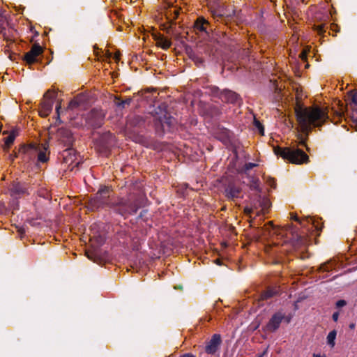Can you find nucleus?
<instances>
[{
    "mask_svg": "<svg viewBox=\"0 0 357 357\" xmlns=\"http://www.w3.org/2000/svg\"><path fill=\"white\" fill-rule=\"evenodd\" d=\"M155 40L157 45L163 50H167L172 45L171 40L161 34L155 36Z\"/></svg>",
    "mask_w": 357,
    "mask_h": 357,
    "instance_id": "nucleus-19",
    "label": "nucleus"
},
{
    "mask_svg": "<svg viewBox=\"0 0 357 357\" xmlns=\"http://www.w3.org/2000/svg\"><path fill=\"white\" fill-rule=\"evenodd\" d=\"M257 165L256 163H253V162H248V163H246L245 165V171H248V170H250L252 169V168H254L255 167H256Z\"/></svg>",
    "mask_w": 357,
    "mask_h": 357,
    "instance_id": "nucleus-32",
    "label": "nucleus"
},
{
    "mask_svg": "<svg viewBox=\"0 0 357 357\" xmlns=\"http://www.w3.org/2000/svg\"><path fill=\"white\" fill-rule=\"evenodd\" d=\"M273 151L276 155L280 156L291 163L301 165L308 162V155L303 151L296 147L275 146Z\"/></svg>",
    "mask_w": 357,
    "mask_h": 357,
    "instance_id": "nucleus-3",
    "label": "nucleus"
},
{
    "mask_svg": "<svg viewBox=\"0 0 357 357\" xmlns=\"http://www.w3.org/2000/svg\"><path fill=\"white\" fill-rule=\"evenodd\" d=\"M355 326H356V325H355V324H354V323H351V324H349V328H350L351 329H354V328H355Z\"/></svg>",
    "mask_w": 357,
    "mask_h": 357,
    "instance_id": "nucleus-42",
    "label": "nucleus"
},
{
    "mask_svg": "<svg viewBox=\"0 0 357 357\" xmlns=\"http://www.w3.org/2000/svg\"><path fill=\"white\" fill-rule=\"evenodd\" d=\"M43 52V48L39 44H34L31 50L24 56V61L29 64H33L38 61V57Z\"/></svg>",
    "mask_w": 357,
    "mask_h": 357,
    "instance_id": "nucleus-10",
    "label": "nucleus"
},
{
    "mask_svg": "<svg viewBox=\"0 0 357 357\" xmlns=\"http://www.w3.org/2000/svg\"><path fill=\"white\" fill-rule=\"evenodd\" d=\"M326 29H328V27L326 28L325 24H317V25L314 26V29L319 35H323L326 32Z\"/></svg>",
    "mask_w": 357,
    "mask_h": 357,
    "instance_id": "nucleus-26",
    "label": "nucleus"
},
{
    "mask_svg": "<svg viewBox=\"0 0 357 357\" xmlns=\"http://www.w3.org/2000/svg\"><path fill=\"white\" fill-rule=\"evenodd\" d=\"M56 98V93L54 91L48 90L43 96V99L40 103L39 114L42 117H47L52 111L54 101Z\"/></svg>",
    "mask_w": 357,
    "mask_h": 357,
    "instance_id": "nucleus-6",
    "label": "nucleus"
},
{
    "mask_svg": "<svg viewBox=\"0 0 357 357\" xmlns=\"http://www.w3.org/2000/svg\"><path fill=\"white\" fill-rule=\"evenodd\" d=\"M175 119L170 115V114L163 110L161 114L155 117V129L158 133H163L165 130L170 129L174 125Z\"/></svg>",
    "mask_w": 357,
    "mask_h": 357,
    "instance_id": "nucleus-5",
    "label": "nucleus"
},
{
    "mask_svg": "<svg viewBox=\"0 0 357 357\" xmlns=\"http://www.w3.org/2000/svg\"><path fill=\"white\" fill-rule=\"evenodd\" d=\"M284 318L285 314L282 312L274 313L266 325V330L269 332H275L279 328L280 324Z\"/></svg>",
    "mask_w": 357,
    "mask_h": 357,
    "instance_id": "nucleus-11",
    "label": "nucleus"
},
{
    "mask_svg": "<svg viewBox=\"0 0 357 357\" xmlns=\"http://www.w3.org/2000/svg\"><path fill=\"white\" fill-rule=\"evenodd\" d=\"M290 321V319H287V322L289 323Z\"/></svg>",
    "mask_w": 357,
    "mask_h": 357,
    "instance_id": "nucleus-48",
    "label": "nucleus"
},
{
    "mask_svg": "<svg viewBox=\"0 0 357 357\" xmlns=\"http://www.w3.org/2000/svg\"><path fill=\"white\" fill-rule=\"evenodd\" d=\"M208 26L209 23L203 17H199L197 19L195 22L194 28L195 31L201 33H204L206 35H208Z\"/></svg>",
    "mask_w": 357,
    "mask_h": 357,
    "instance_id": "nucleus-15",
    "label": "nucleus"
},
{
    "mask_svg": "<svg viewBox=\"0 0 357 357\" xmlns=\"http://www.w3.org/2000/svg\"><path fill=\"white\" fill-rule=\"evenodd\" d=\"M301 144L305 146V141L302 139Z\"/></svg>",
    "mask_w": 357,
    "mask_h": 357,
    "instance_id": "nucleus-46",
    "label": "nucleus"
},
{
    "mask_svg": "<svg viewBox=\"0 0 357 357\" xmlns=\"http://www.w3.org/2000/svg\"><path fill=\"white\" fill-rule=\"evenodd\" d=\"M225 195L229 199L234 200L236 198L240 197L241 188L234 183H229L226 186Z\"/></svg>",
    "mask_w": 357,
    "mask_h": 357,
    "instance_id": "nucleus-13",
    "label": "nucleus"
},
{
    "mask_svg": "<svg viewBox=\"0 0 357 357\" xmlns=\"http://www.w3.org/2000/svg\"><path fill=\"white\" fill-rule=\"evenodd\" d=\"M250 189L255 190L259 192H261L259 179H254V178L252 179V183L250 184Z\"/></svg>",
    "mask_w": 357,
    "mask_h": 357,
    "instance_id": "nucleus-28",
    "label": "nucleus"
},
{
    "mask_svg": "<svg viewBox=\"0 0 357 357\" xmlns=\"http://www.w3.org/2000/svg\"><path fill=\"white\" fill-rule=\"evenodd\" d=\"M86 101V98L82 94H79L72 100L68 106V109L73 110L78 107H82L84 103Z\"/></svg>",
    "mask_w": 357,
    "mask_h": 357,
    "instance_id": "nucleus-17",
    "label": "nucleus"
},
{
    "mask_svg": "<svg viewBox=\"0 0 357 357\" xmlns=\"http://www.w3.org/2000/svg\"><path fill=\"white\" fill-rule=\"evenodd\" d=\"M321 268L324 271H330V268L328 267V266L327 264H323L321 267Z\"/></svg>",
    "mask_w": 357,
    "mask_h": 357,
    "instance_id": "nucleus-36",
    "label": "nucleus"
},
{
    "mask_svg": "<svg viewBox=\"0 0 357 357\" xmlns=\"http://www.w3.org/2000/svg\"><path fill=\"white\" fill-rule=\"evenodd\" d=\"M188 54L189 58L195 63V65L198 67L203 66L204 59L202 57L199 56L192 50L188 51Z\"/></svg>",
    "mask_w": 357,
    "mask_h": 357,
    "instance_id": "nucleus-21",
    "label": "nucleus"
},
{
    "mask_svg": "<svg viewBox=\"0 0 357 357\" xmlns=\"http://www.w3.org/2000/svg\"><path fill=\"white\" fill-rule=\"evenodd\" d=\"M47 148L46 146L43 147V151H40L38 154V161L40 162H46L49 160V157L46 153Z\"/></svg>",
    "mask_w": 357,
    "mask_h": 357,
    "instance_id": "nucleus-25",
    "label": "nucleus"
},
{
    "mask_svg": "<svg viewBox=\"0 0 357 357\" xmlns=\"http://www.w3.org/2000/svg\"><path fill=\"white\" fill-rule=\"evenodd\" d=\"M269 183V185L273 187V188H275V182L274 181L273 178H271L270 181H268Z\"/></svg>",
    "mask_w": 357,
    "mask_h": 357,
    "instance_id": "nucleus-37",
    "label": "nucleus"
},
{
    "mask_svg": "<svg viewBox=\"0 0 357 357\" xmlns=\"http://www.w3.org/2000/svg\"><path fill=\"white\" fill-rule=\"evenodd\" d=\"M10 159H11L12 160H14L13 156H12L11 155H10Z\"/></svg>",
    "mask_w": 357,
    "mask_h": 357,
    "instance_id": "nucleus-47",
    "label": "nucleus"
},
{
    "mask_svg": "<svg viewBox=\"0 0 357 357\" xmlns=\"http://www.w3.org/2000/svg\"><path fill=\"white\" fill-rule=\"evenodd\" d=\"M13 210L18 208V203L17 201H13Z\"/></svg>",
    "mask_w": 357,
    "mask_h": 357,
    "instance_id": "nucleus-38",
    "label": "nucleus"
},
{
    "mask_svg": "<svg viewBox=\"0 0 357 357\" xmlns=\"http://www.w3.org/2000/svg\"><path fill=\"white\" fill-rule=\"evenodd\" d=\"M10 195L14 199L21 198L25 195H29V186L24 183L14 181L9 188Z\"/></svg>",
    "mask_w": 357,
    "mask_h": 357,
    "instance_id": "nucleus-8",
    "label": "nucleus"
},
{
    "mask_svg": "<svg viewBox=\"0 0 357 357\" xmlns=\"http://www.w3.org/2000/svg\"><path fill=\"white\" fill-rule=\"evenodd\" d=\"M267 350H265L262 354L259 355L258 357H264V356L266 354Z\"/></svg>",
    "mask_w": 357,
    "mask_h": 357,
    "instance_id": "nucleus-44",
    "label": "nucleus"
},
{
    "mask_svg": "<svg viewBox=\"0 0 357 357\" xmlns=\"http://www.w3.org/2000/svg\"><path fill=\"white\" fill-rule=\"evenodd\" d=\"M278 291L276 288H268L261 295L262 300H266L277 295Z\"/></svg>",
    "mask_w": 357,
    "mask_h": 357,
    "instance_id": "nucleus-22",
    "label": "nucleus"
},
{
    "mask_svg": "<svg viewBox=\"0 0 357 357\" xmlns=\"http://www.w3.org/2000/svg\"><path fill=\"white\" fill-rule=\"evenodd\" d=\"M105 113L101 109L93 108L84 116L86 126L96 129L101 127L104 123Z\"/></svg>",
    "mask_w": 357,
    "mask_h": 357,
    "instance_id": "nucleus-4",
    "label": "nucleus"
},
{
    "mask_svg": "<svg viewBox=\"0 0 357 357\" xmlns=\"http://www.w3.org/2000/svg\"><path fill=\"white\" fill-rule=\"evenodd\" d=\"M254 125L255 126V128L258 130V131L259 132V133L261 135H264V126L263 125L260 123L259 121H258L257 119H254Z\"/></svg>",
    "mask_w": 357,
    "mask_h": 357,
    "instance_id": "nucleus-27",
    "label": "nucleus"
},
{
    "mask_svg": "<svg viewBox=\"0 0 357 357\" xmlns=\"http://www.w3.org/2000/svg\"><path fill=\"white\" fill-rule=\"evenodd\" d=\"M255 210L257 209L254 207L253 203L251 207L246 206L244 208V213L248 215H251V214L254 212Z\"/></svg>",
    "mask_w": 357,
    "mask_h": 357,
    "instance_id": "nucleus-30",
    "label": "nucleus"
},
{
    "mask_svg": "<svg viewBox=\"0 0 357 357\" xmlns=\"http://www.w3.org/2000/svg\"><path fill=\"white\" fill-rule=\"evenodd\" d=\"M313 357H326V356H321L320 354H314Z\"/></svg>",
    "mask_w": 357,
    "mask_h": 357,
    "instance_id": "nucleus-43",
    "label": "nucleus"
},
{
    "mask_svg": "<svg viewBox=\"0 0 357 357\" xmlns=\"http://www.w3.org/2000/svg\"><path fill=\"white\" fill-rule=\"evenodd\" d=\"M222 343V339L220 334H213L211 338L206 342L205 351L208 354L213 355L219 349Z\"/></svg>",
    "mask_w": 357,
    "mask_h": 357,
    "instance_id": "nucleus-9",
    "label": "nucleus"
},
{
    "mask_svg": "<svg viewBox=\"0 0 357 357\" xmlns=\"http://www.w3.org/2000/svg\"><path fill=\"white\" fill-rule=\"evenodd\" d=\"M302 1H304V0H302Z\"/></svg>",
    "mask_w": 357,
    "mask_h": 357,
    "instance_id": "nucleus-51",
    "label": "nucleus"
},
{
    "mask_svg": "<svg viewBox=\"0 0 357 357\" xmlns=\"http://www.w3.org/2000/svg\"><path fill=\"white\" fill-rule=\"evenodd\" d=\"M86 255L89 259H92V257L88 252L86 253Z\"/></svg>",
    "mask_w": 357,
    "mask_h": 357,
    "instance_id": "nucleus-45",
    "label": "nucleus"
},
{
    "mask_svg": "<svg viewBox=\"0 0 357 357\" xmlns=\"http://www.w3.org/2000/svg\"><path fill=\"white\" fill-rule=\"evenodd\" d=\"M337 335V332L335 330L331 331L327 335V343L331 347H334L335 342V338Z\"/></svg>",
    "mask_w": 357,
    "mask_h": 357,
    "instance_id": "nucleus-24",
    "label": "nucleus"
},
{
    "mask_svg": "<svg viewBox=\"0 0 357 357\" xmlns=\"http://www.w3.org/2000/svg\"><path fill=\"white\" fill-rule=\"evenodd\" d=\"M61 109V102H59L56 106V121H60V109Z\"/></svg>",
    "mask_w": 357,
    "mask_h": 357,
    "instance_id": "nucleus-31",
    "label": "nucleus"
},
{
    "mask_svg": "<svg viewBox=\"0 0 357 357\" xmlns=\"http://www.w3.org/2000/svg\"><path fill=\"white\" fill-rule=\"evenodd\" d=\"M291 218L297 221L303 227H306L307 230L312 229L314 227L317 230H319L318 225H316L315 221L310 217H306L301 220L296 215H292Z\"/></svg>",
    "mask_w": 357,
    "mask_h": 357,
    "instance_id": "nucleus-14",
    "label": "nucleus"
},
{
    "mask_svg": "<svg viewBox=\"0 0 357 357\" xmlns=\"http://www.w3.org/2000/svg\"><path fill=\"white\" fill-rule=\"evenodd\" d=\"M182 357H195V356L191 354H185Z\"/></svg>",
    "mask_w": 357,
    "mask_h": 357,
    "instance_id": "nucleus-40",
    "label": "nucleus"
},
{
    "mask_svg": "<svg viewBox=\"0 0 357 357\" xmlns=\"http://www.w3.org/2000/svg\"><path fill=\"white\" fill-rule=\"evenodd\" d=\"M297 121L301 130L306 135L314 128L322 126L329 119L327 109L319 106L302 107L295 108Z\"/></svg>",
    "mask_w": 357,
    "mask_h": 357,
    "instance_id": "nucleus-2",
    "label": "nucleus"
},
{
    "mask_svg": "<svg viewBox=\"0 0 357 357\" xmlns=\"http://www.w3.org/2000/svg\"><path fill=\"white\" fill-rule=\"evenodd\" d=\"M16 137V134L14 131L11 132L8 137H6L4 139V145L3 146V149L4 151L8 152L10 146L14 142V140Z\"/></svg>",
    "mask_w": 357,
    "mask_h": 357,
    "instance_id": "nucleus-20",
    "label": "nucleus"
},
{
    "mask_svg": "<svg viewBox=\"0 0 357 357\" xmlns=\"http://www.w3.org/2000/svg\"><path fill=\"white\" fill-rule=\"evenodd\" d=\"M292 245L296 248H301L305 247L307 244V238L302 235L296 234L292 238Z\"/></svg>",
    "mask_w": 357,
    "mask_h": 357,
    "instance_id": "nucleus-18",
    "label": "nucleus"
},
{
    "mask_svg": "<svg viewBox=\"0 0 357 357\" xmlns=\"http://www.w3.org/2000/svg\"><path fill=\"white\" fill-rule=\"evenodd\" d=\"M144 195L141 188L134 186L130 189L126 198H118L114 199L111 197V190L105 187L100 189L93 197L88 202V208L91 211H96L104 207H109L116 213L124 218L134 215L141 206V202Z\"/></svg>",
    "mask_w": 357,
    "mask_h": 357,
    "instance_id": "nucleus-1",
    "label": "nucleus"
},
{
    "mask_svg": "<svg viewBox=\"0 0 357 357\" xmlns=\"http://www.w3.org/2000/svg\"><path fill=\"white\" fill-rule=\"evenodd\" d=\"M349 96L351 97L349 105L354 112H357V92L350 91Z\"/></svg>",
    "mask_w": 357,
    "mask_h": 357,
    "instance_id": "nucleus-23",
    "label": "nucleus"
},
{
    "mask_svg": "<svg viewBox=\"0 0 357 357\" xmlns=\"http://www.w3.org/2000/svg\"><path fill=\"white\" fill-rule=\"evenodd\" d=\"M347 303L344 300H339L336 302V307L340 308L346 305Z\"/></svg>",
    "mask_w": 357,
    "mask_h": 357,
    "instance_id": "nucleus-33",
    "label": "nucleus"
},
{
    "mask_svg": "<svg viewBox=\"0 0 357 357\" xmlns=\"http://www.w3.org/2000/svg\"><path fill=\"white\" fill-rule=\"evenodd\" d=\"M339 317V312H335L333 314L332 318L334 321H337Z\"/></svg>",
    "mask_w": 357,
    "mask_h": 357,
    "instance_id": "nucleus-34",
    "label": "nucleus"
},
{
    "mask_svg": "<svg viewBox=\"0 0 357 357\" xmlns=\"http://www.w3.org/2000/svg\"><path fill=\"white\" fill-rule=\"evenodd\" d=\"M301 56L302 59H306V54L304 52H303L301 54Z\"/></svg>",
    "mask_w": 357,
    "mask_h": 357,
    "instance_id": "nucleus-41",
    "label": "nucleus"
},
{
    "mask_svg": "<svg viewBox=\"0 0 357 357\" xmlns=\"http://www.w3.org/2000/svg\"><path fill=\"white\" fill-rule=\"evenodd\" d=\"M211 93L213 96L218 97L222 102L236 103L239 100L238 95L230 90L225 89L221 91L217 86H211Z\"/></svg>",
    "mask_w": 357,
    "mask_h": 357,
    "instance_id": "nucleus-7",
    "label": "nucleus"
},
{
    "mask_svg": "<svg viewBox=\"0 0 357 357\" xmlns=\"http://www.w3.org/2000/svg\"><path fill=\"white\" fill-rule=\"evenodd\" d=\"M173 13L175 15V17H177L178 15H179V11L177 9H174Z\"/></svg>",
    "mask_w": 357,
    "mask_h": 357,
    "instance_id": "nucleus-39",
    "label": "nucleus"
},
{
    "mask_svg": "<svg viewBox=\"0 0 357 357\" xmlns=\"http://www.w3.org/2000/svg\"><path fill=\"white\" fill-rule=\"evenodd\" d=\"M132 101L131 98H127L117 103V106L124 108L126 105H129Z\"/></svg>",
    "mask_w": 357,
    "mask_h": 357,
    "instance_id": "nucleus-29",
    "label": "nucleus"
},
{
    "mask_svg": "<svg viewBox=\"0 0 357 357\" xmlns=\"http://www.w3.org/2000/svg\"><path fill=\"white\" fill-rule=\"evenodd\" d=\"M76 151L73 149H66L63 151V156L65 162L66 163H70V165H73V168L74 167H77L79 164V162H76L77 160L75 155Z\"/></svg>",
    "mask_w": 357,
    "mask_h": 357,
    "instance_id": "nucleus-16",
    "label": "nucleus"
},
{
    "mask_svg": "<svg viewBox=\"0 0 357 357\" xmlns=\"http://www.w3.org/2000/svg\"><path fill=\"white\" fill-rule=\"evenodd\" d=\"M271 2L274 1V0H270Z\"/></svg>",
    "mask_w": 357,
    "mask_h": 357,
    "instance_id": "nucleus-50",
    "label": "nucleus"
},
{
    "mask_svg": "<svg viewBox=\"0 0 357 357\" xmlns=\"http://www.w3.org/2000/svg\"><path fill=\"white\" fill-rule=\"evenodd\" d=\"M217 264H220V261H219V260H217Z\"/></svg>",
    "mask_w": 357,
    "mask_h": 357,
    "instance_id": "nucleus-49",
    "label": "nucleus"
},
{
    "mask_svg": "<svg viewBox=\"0 0 357 357\" xmlns=\"http://www.w3.org/2000/svg\"><path fill=\"white\" fill-rule=\"evenodd\" d=\"M271 206V202L268 197L261 196V195H257L256 201L254 202V207L257 210L261 208L260 211L256 212L257 215L266 213Z\"/></svg>",
    "mask_w": 357,
    "mask_h": 357,
    "instance_id": "nucleus-12",
    "label": "nucleus"
},
{
    "mask_svg": "<svg viewBox=\"0 0 357 357\" xmlns=\"http://www.w3.org/2000/svg\"><path fill=\"white\" fill-rule=\"evenodd\" d=\"M330 28L333 31L337 32L339 30L337 29V25L335 24H331L330 25Z\"/></svg>",
    "mask_w": 357,
    "mask_h": 357,
    "instance_id": "nucleus-35",
    "label": "nucleus"
}]
</instances>
